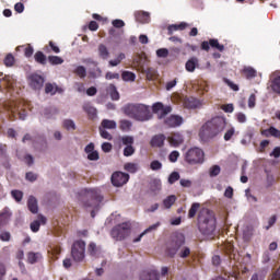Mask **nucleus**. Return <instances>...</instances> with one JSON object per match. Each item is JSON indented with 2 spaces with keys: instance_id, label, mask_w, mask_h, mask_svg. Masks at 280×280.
<instances>
[{
  "instance_id": "nucleus-1",
  "label": "nucleus",
  "mask_w": 280,
  "mask_h": 280,
  "mask_svg": "<svg viewBox=\"0 0 280 280\" xmlns=\"http://www.w3.org/2000/svg\"><path fill=\"white\" fill-rule=\"evenodd\" d=\"M226 128V118L217 116L211 120H208L200 129L199 137L202 141H209L213 137H218L220 132H224Z\"/></svg>"
},
{
  "instance_id": "nucleus-2",
  "label": "nucleus",
  "mask_w": 280,
  "mask_h": 280,
  "mask_svg": "<svg viewBox=\"0 0 280 280\" xmlns=\"http://www.w3.org/2000/svg\"><path fill=\"white\" fill-rule=\"evenodd\" d=\"M198 226L206 237H213L215 233V214L209 209L200 211L198 215Z\"/></svg>"
},
{
  "instance_id": "nucleus-3",
  "label": "nucleus",
  "mask_w": 280,
  "mask_h": 280,
  "mask_svg": "<svg viewBox=\"0 0 280 280\" xmlns=\"http://www.w3.org/2000/svg\"><path fill=\"white\" fill-rule=\"evenodd\" d=\"M85 197L88 198V201L84 202V207L85 209H90L91 217L95 218V211H100V207L102 205V200H104V197H102V194L97 188L85 189Z\"/></svg>"
},
{
  "instance_id": "nucleus-4",
  "label": "nucleus",
  "mask_w": 280,
  "mask_h": 280,
  "mask_svg": "<svg viewBox=\"0 0 280 280\" xmlns=\"http://www.w3.org/2000/svg\"><path fill=\"white\" fill-rule=\"evenodd\" d=\"M184 246H185V234L183 233L173 234L165 245L166 257L174 259V257H176L177 253Z\"/></svg>"
},
{
  "instance_id": "nucleus-5",
  "label": "nucleus",
  "mask_w": 280,
  "mask_h": 280,
  "mask_svg": "<svg viewBox=\"0 0 280 280\" xmlns=\"http://www.w3.org/2000/svg\"><path fill=\"white\" fill-rule=\"evenodd\" d=\"M131 229L132 225L130 224V222L120 223L113 228L110 236L113 237V240H116V242H121L130 235Z\"/></svg>"
},
{
  "instance_id": "nucleus-6",
  "label": "nucleus",
  "mask_w": 280,
  "mask_h": 280,
  "mask_svg": "<svg viewBox=\"0 0 280 280\" xmlns=\"http://www.w3.org/2000/svg\"><path fill=\"white\" fill-rule=\"evenodd\" d=\"M185 161L189 165H198L205 163V151L202 149L195 147L189 149L185 154Z\"/></svg>"
},
{
  "instance_id": "nucleus-7",
  "label": "nucleus",
  "mask_w": 280,
  "mask_h": 280,
  "mask_svg": "<svg viewBox=\"0 0 280 280\" xmlns=\"http://www.w3.org/2000/svg\"><path fill=\"white\" fill-rule=\"evenodd\" d=\"M86 250V243L83 241H77L71 248V256L74 261H82L84 259V253Z\"/></svg>"
},
{
  "instance_id": "nucleus-8",
  "label": "nucleus",
  "mask_w": 280,
  "mask_h": 280,
  "mask_svg": "<svg viewBox=\"0 0 280 280\" xmlns=\"http://www.w3.org/2000/svg\"><path fill=\"white\" fill-rule=\"evenodd\" d=\"M45 85V78L38 73H33L28 77V86L33 89V91H40Z\"/></svg>"
},
{
  "instance_id": "nucleus-9",
  "label": "nucleus",
  "mask_w": 280,
  "mask_h": 280,
  "mask_svg": "<svg viewBox=\"0 0 280 280\" xmlns=\"http://www.w3.org/2000/svg\"><path fill=\"white\" fill-rule=\"evenodd\" d=\"M152 110L158 114V119H165L172 113V106H165L163 103H154Z\"/></svg>"
},
{
  "instance_id": "nucleus-10",
  "label": "nucleus",
  "mask_w": 280,
  "mask_h": 280,
  "mask_svg": "<svg viewBox=\"0 0 280 280\" xmlns=\"http://www.w3.org/2000/svg\"><path fill=\"white\" fill-rule=\"evenodd\" d=\"M129 178L130 176L128 174L116 172L112 175V185H114V187H122V185L128 183Z\"/></svg>"
},
{
  "instance_id": "nucleus-11",
  "label": "nucleus",
  "mask_w": 280,
  "mask_h": 280,
  "mask_svg": "<svg viewBox=\"0 0 280 280\" xmlns=\"http://www.w3.org/2000/svg\"><path fill=\"white\" fill-rule=\"evenodd\" d=\"M121 110L127 117L137 119L140 110H141V107L139 105H135V104H127L121 108Z\"/></svg>"
},
{
  "instance_id": "nucleus-12",
  "label": "nucleus",
  "mask_w": 280,
  "mask_h": 280,
  "mask_svg": "<svg viewBox=\"0 0 280 280\" xmlns=\"http://www.w3.org/2000/svg\"><path fill=\"white\" fill-rule=\"evenodd\" d=\"M183 117L178 115H171L164 119V124L167 126V128H178L179 126H183Z\"/></svg>"
},
{
  "instance_id": "nucleus-13",
  "label": "nucleus",
  "mask_w": 280,
  "mask_h": 280,
  "mask_svg": "<svg viewBox=\"0 0 280 280\" xmlns=\"http://www.w3.org/2000/svg\"><path fill=\"white\" fill-rule=\"evenodd\" d=\"M166 139L167 137L163 133L153 136L150 141L151 148H163Z\"/></svg>"
},
{
  "instance_id": "nucleus-14",
  "label": "nucleus",
  "mask_w": 280,
  "mask_h": 280,
  "mask_svg": "<svg viewBox=\"0 0 280 280\" xmlns=\"http://www.w3.org/2000/svg\"><path fill=\"white\" fill-rule=\"evenodd\" d=\"M270 86H271V91L273 93H277V95H280V74L279 72H273L270 75Z\"/></svg>"
},
{
  "instance_id": "nucleus-15",
  "label": "nucleus",
  "mask_w": 280,
  "mask_h": 280,
  "mask_svg": "<svg viewBox=\"0 0 280 280\" xmlns=\"http://www.w3.org/2000/svg\"><path fill=\"white\" fill-rule=\"evenodd\" d=\"M149 189L153 196H158V194L161 192V189H163V184L161 183L160 178H153L149 183Z\"/></svg>"
},
{
  "instance_id": "nucleus-16",
  "label": "nucleus",
  "mask_w": 280,
  "mask_h": 280,
  "mask_svg": "<svg viewBox=\"0 0 280 280\" xmlns=\"http://www.w3.org/2000/svg\"><path fill=\"white\" fill-rule=\"evenodd\" d=\"M167 141L172 148H178V145L183 144L184 138L179 132H175L167 137Z\"/></svg>"
},
{
  "instance_id": "nucleus-17",
  "label": "nucleus",
  "mask_w": 280,
  "mask_h": 280,
  "mask_svg": "<svg viewBox=\"0 0 280 280\" xmlns=\"http://www.w3.org/2000/svg\"><path fill=\"white\" fill-rule=\"evenodd\" d=\"M85 153L88 154L89 161H100V153L95 151V144H88L85 147Z\"/></svg>"
},
{
  "instance_id": "nucleus-18",
  "label": "nucleus",
  "mask_w": 280,
  "mask_h": 280,
  "mask_svg": "<svg viewBox=\"0 0 280 280\" xmlns=\"http://www.w3.org/2000/svg\"><path fill=\"white\" fill-rule=\"evenodd\" d=\"M152 118V107L141 105V121H150Z\"/></svg>"
},
{
  "instance_id": "nucleus-19",
  "label": "nucleus",
  "mask_w": 280,
  "mask_h": 280,
  "mask_svg": "<svg viewBox=\"0 0 280 280\" xmlns=\"http://www.w3.org/2000/svg\"><path fill=\"white\" fill-rule=\"evenodd\" d=\"M142 280H159V272L154 269L142 271Z\"/></svg>"
},
{
  "instance_id": "nucleus-20",
  "label": "nucleus",
  "mask_w": 280,
  "mask_h": 280,
  "mask_svg": "<svg viewBox=\"0 0 280 280\" xmlns=\"http://www.w3.org/2000/svg\"><path fill=\"white\" fill-rule=\"evenodd\" d=\"M97 51L101 60H108V58H110V51L108 50V47H106V45H98Z\"/></svg>"
},
{
  "instance_id": "nucleus-21",
  "label": "nucleus",
  "mask_w": 280,
  "mask_h": 280,
  "mask_svg": "<svg viewBox=\"0 0 280 280\" xmlns=\"http://www.w3.org/2000/svg\"><path fill=\"white\" fill-rule=\"evenodd\" d=\"M46 222H47V218H45L44 215H39L38 220L33 221L31 223V230L33 231V233H38L40 229V224H45Z\"/></svg>"
},
{
  "instance_id": "nucleus-22",
  "label": "nucleus",
  "mask_w": 280,
  "mask_h": 280,
  "mask_svg": "<svg viewBox=\"0 0 280 280\" xmlns=\"http://www.w3.org/2000/svg\"><path fill=\"white\" fill-rule=\"evenodd\" d=\"M243 74L247 80H253V78H257V70L250 66H246L243 68Z\"/></svg>"
},
{
  "instance_id": "nucleus-23",
  "label": "nucleus",
  "mask_w": 280,
  "mask_h": 280,
  "mask_svg": "<svg viewBox=\"0 0 280 280\" xmlns=\"http://www.w3.org/2000/svg\"><path fill=\"white\" fill-rule=\"evenodd\" d=\"M176 200H177L176 196L171 195L163 199L162 205L164 209H172V207H174V205L176 203Z\"/></svg>"
},
{
  "instance_id": "nucleus-24",
  "label": "nucleus",
  "mask_w": 280,
  "mask_h": 280,
  "mask_svg": "<svg viewBox=\"0 0 280 280\" xmlns=\"http://www.w3.org/2000/svg\"><path fill=\"white\" fill-rule=\"evenodd\" d=\"M196 67H198V58L192 57L186 62V71L189 73H194L196 71Z\"/></svg>"
},
{
  "instance_id": "nucleus-25",
  "label": "nucleus",
  "mask_w": 280,
  "mask_h": 280,
  "mask_svg": "<svg viewBox=\"0 0 280 280\" xmlns=\"http://www.w3.org/2000/svg\"><path fill=\"white\" fill-rule=\"evenodd\" d=\"M83 109L85 110V113H88L89 117H91V119H95V117H97V109L95 107H93L91 105V103H85L83 105Z\"/></svg>"
},
{
  "instance_id": "nucleus-26",
  "label": "nucleus",
  "mask_w": 280,
  "mask_h": 280,
  "mask_svg": "<svg viewBox=\"0 0 280 280\" xmlns=\"http://www.w3.org/2000/svg\"><path fill=\"white\" fill-rule=\"evenodd\" d=\"M101 128L105 130H115L117 128V122L115 120L103 119L101 122Z\"/></svg>"
},
{
  "instance_id": "nucleus-27",
  "label": "nucleus",
  "mask_w": 280,
  "mask_h": 280,
  "mask_svg": "<svg viewBox=\"0 0 280 280\" xmlns=\"http://www.w3.org/2000/svg\"><path fill=\"white\" fill-rule=\"evenodd\" d=\"M185 27H187V23H185V22H182L180 24L168 25V27H167L168 35L172 36V34H174V32H178V30L183 31V30H185Z\"/></svg>"
},
{
  "instance_id": "nucleus-28",
  "label": "nucleus",
  "mask_w": 280,
  "mask_h": 280,
  "mask_svg": "<svg viewBox=\"0 0 280 280\" xmlns=\"http://www.w3.org/2000/svg\"><path fill=\"white\" fill-rule=\"evenodd\" d=\"M31 213H38V201L31 196L27 201Z\"/></svg>"
},
{
  "instance_id": "nucleus-29",
  "label": "nucleus",
  "mask_w": 280,
  "mask_h": 280,
  "mask_svg": "<svg viewBox=\"0 0 280 280\" xmlns=\"http://www.w3.org/2000/svg\"><path fill=\"white\" fill-rule=\"evenodd\" d=\"M39 259H43V255H40V253L30 252L27 254V262L28 264H38Z\"/></svg>"
},
{
  "instance_id": "nucleus-30",
  "label": "nucleus",
  "mask_w": 280,
  "mask_h": 280,
  "mask_svg": "<svg viewBox=\"0 0 280 280\" xmlns=\"http://www.w3.org/2000/svg\"><path fill=\"white\" fill-rule=\"evenodd\" d=\"M107 93H109L112 100L117 102L119 100V92H117V88L114 84H109L107 86Z\"/></svg>"
},
{
  "instance_id": "nucleus-31",
  "label": "nucleus",
  "mask_w": 280,
  "mask_h": 280,
  "mask_svg": "<svg viewBox=\"0 0 280 280\" xmlns=\"http://www.w3.org/2000/svg\"><path fill=\"white\" fill-rule=\"evenodd\" d=\"M11 215L12 214L8 210H4L3 212L0 213V229L1 226H5V224L10 222Z\"/></svg>"
},
{
  "instance_id": "nucleus-32",
  "label": "nucleus",
  "mask_w": 280,
  "mask_h": 280,
  "mask_svg": "<svg viewBox=\"0 0 280 280\" xmlns=\"http://www.w3.org/2000/svg\"><path fill=\"white\" fill-rule=\"evenodd\" d=\"M253 237V225H245L243 228V240L248 242Z\"/></svg>"
},
{
  "instance_id": "nucleus-33",
  "label": "nucleus",
  "mask_w": 280,
  "mask_h": 280,
  "mask_svg": "<svg viewBox=\"0 0 280 280\" xmlns=\"http://www.w3.org/2000/svg\"><path fill=\"white\" fill-rule=\"evenodd\" d=\"M45 93L47 95H56V93H58V85L52 83H46Z\"/></svg>"
},
{
  "instance_id": "nucleus-34",
  "label": "nucleus",
  "mask_w": 280,
  "mask_h": 280,
  "mask_svg": "<svg viewBox=\"0 0 280 280\" xmlns=\"http://www.w3.org/2000/svg\"><path fill=\"white\" fill-rule=\"evenodd\" d=\"M121 78L124 82H135L137 80V75L130 71H122Z\"/></svg>"
},
{
  "instance_id": "nucleus-35",
  "label": "nucleus",
  "mask_w": 280,
  "mask_h": 280,
  "mask_svg": "<svg viewBox=\"0 0 280 280\" xmlns=\"http://www.w3.org/2000/svg\"><path fill=\"white\" fill-rule=\"evenodd\" d=\"M189 255H191V249L185 245L178 250V257H180V259H187Z\"/></svg>"
},
{
  "instance_id": "nucleus-36",
  "label": "nucleus",
  "mask_w": 280,
  "mask_h": 280,
  "mask_svg": "<svg viewBox=\"0 0 280 280\" xmlns=\"http://www.w3.org/2000/svg\"><path fill=\"white\" fill-rule=\"evenodd\" d=\"M10 110L13 115L18 112V115L22 121H25V119H27V112L14 108L12 106L10 107Z\"/></svg>"
},
{
  "instance_id": "nucleus-37",
  "label": "nucleus",
  "mask_w": 280,
  "mask_h": 280,
  "mask_svg": "<svg viewBox=\"0 0 280 280\" xmlns=\"http://www.w3.org/2000/svg\"><path fill=\"white\" fill-rule=\"evenodd\" d=\"M126 59V55L124 52L119 54L116 59L109 60V67H117L121 63V60Z\"/></svg>"
},
{
  "instance_id": "nucleus-38",
  "label": "nucleus",
  "mask_w": 280,
  "mask_h": 280,
  "mask_svg": "<svg viewBox=\"0 0 280 280\" xmlns=\"http://www.w3.org/2000/svg\"><path fill=\"white\" fill-rule=\"evenodd\" d=\"M198 209H200V203L194 202L188 211V218H196V213H198Z\"/></svg>"
},
{
  "instance_id": "nucleus-39",
  "label": "nucleus",
  "mask_w": 280,
  "mask_h": 280,
  "mask_svg": "<svg viewBox=\"0 0 280 280\" xmlns=\"http://www.w3.org/2000/svg\"><path fill=\"white\" fill-rule=\"evenodd\" d=\"M160 226L161 222H156L155 224L150 225L141 233V237H143V235H148V233H154V231H156V229H159Z\"/></svg>"
},
{
  "instance_id": "nucleus-40",
  "label": "nucleus",
  "mask_w": 280,
  "mask_h": 280,
  "mask_svg": "<svg viewBox=\"0 0 280 280\" xmlns=\"http://www.w3.org/2000/svg\"><path fill=\"white\" fill-rule=\"evenodd\" d=\"M210 47H212L213 49H218V51H224V45L220 44V42H218V39H210Z\"/></svg>"
},
{
  "instance_id": "nucleus-41",
  "label": "nucleus",
  "mask_w": 280,
  "mask_h": 280,
  "mask_svg": "<svg viewBox=\"0 0 280 280\" xmlns=\"http://www.w3.org/2000/svg\"><path fill=\"white\" fill-rule=\"evenodd\" d=\"M73 72L75 75H79V78H86V68L83 66H77Z\"/></svg>"
},
{
  "instance_id": "nucleus-42",
  "label": "nucleus",
  "mask_w": 280,
  "mask_h": 280,
  "mask_svg": "<svg viewBox=\"0 0 280 280\" xmlns=\"http://www.w3.org/2000/svg\"><path fill=\"white\" fill-rule=\"evenodd\" d=\"M220 172H221L220 165H213L209 170V176L211 178H215V176H220Z\"/></svg>"
},
{
  "instance_id": "nucleus-43",
  "label": "nucleus",
  "mask_w": 280,
  "mask_h": 280,
  "mask_svg": "<svg viewBox=\"0 0 280 280\" xmlns=\"http://www.w3.org/2000/svg\"><path fill=\"white\" fill-rule=\"evenodd\" d=\"M265 135H270V137H276V139H279L280 130L275 127H270L269 129L265 130Z\"/></svg>"
},
{
  "instance_id": "nucleus-44",
  "label": "nucleus",
  "mask_w": 280,
  "mask_h": 280,
  "mask_svg": "<svg viewBox=\"0 0 280 280\" xmlns=\"http://www.w3.org/2000/svg\"><path fill=\"white\" fill-rule=\"evenodd\" d=\"M130 128H132V122H130V120H127V119L120 120V130L128 132Z\"/></svg>"
},
{
  "instance_id": "nucleus-45",
  "label": "nucleus",
  "mask_w": 280,
  "mask_h": 280,
  "mask_svg": "<svg viewBox=\"0 0 280 280\" xmlns=\"http://www.w3.org/2000/svg\"><path fill=\"white\" fill-rule=\"evenodd\" d=\"M48 62H50V65H62V62H65V59L58 56H49Z\"/></svg>"
},
{
  "instance_id": "nucleus-46",
  "label": "nucleus",
  "mask_w": 280,
  "mask_h": 280,
  "mask_svg": "<svg viewBox=\"0 0 280 280\" xmlns=\"http://www.w3.org/2000/svg\"><path fill=\"white\" fill-rule=\"evenodd\" d=\"M35 60L36 62H39V65H45V62H47V57L42 51H37L35 54Z\"/></svg>"
},
{
  "instance_id": "nucleus-47",
  "label": "nucleus",
  "mask_w": 280,
  "mask_h": 280,
  "mask_svg": "<svg viewBox=\"0 0 280 280\" xmlns=\"http://www.w3.org/2000/svg\"><path fill=\"white\" fill-rule=\"evenodd\" d=\"M150 167L152 172H159V170L163 168V163H161L159 160H154L151 162Z\"/></svg>"
},
{
  "instance_id": "nucleus-48",
  "label": "nucleus",
  "mask_w": 280,
  "mask_h": 280,
  "mask_svg": "<svg viewBox=\"0 0 280 280\" xmlns=\"http://www.w3.org/2000/svg\"><path fill=\"white\" fill-rule=\"evenodd\" d=\"M176 180H180V174L178 172H173L168 176V184L174 185Z\"/></svg>"
},
{
  "instance_id": "nucleus-49",
  "label": "nucleus",
  "mask_w": 280,
  "mask_h": 280,
  "mask_svg": "<svg viewBox=\"0 0 280 280\" xmlns=\"http://www.w3.org/2000/svg\"><path fill=\"white\" fill-rule=\"evenodd\" d=\"M63 128L66 130H75V122L72 119L63 120Z\"/></svg>"
},
{
  "instance_id": "nucleus-50",
  "label": "nucleus",
  "mask_w": 280,
  "mask_h": 280,
  "mask_svg": "<svg viewBox=\"0 0 280 280\" xmlns=\"http://www.w3.org/2000/svg\"><path fill=\"white\" fill-rule=\"evenodd\" d=\"M125 170H127V172H130L131 174H135V172L139 170V165L135 163H127L125 164Z\"/></svg>"
},
{
  "instance_id": "nucleus-51",
  "label": "nucleus",
  "mask_w": 280,
  "mask_h": 280,
  "mask_svg": "<svg viewBox=\"0 0 280 280\" xmlns=\"http://www.w3.org/2000/svg\"><path fill=\"white\" fill-rule=\"evenodd\" d=\"M11 196L16 200V202H21V200H23V191L21 190H12Z\"/></svg>"
},
{
  "instance_id": "nucleus-52",
  "label": "nucleus",
  "mask_w": 280,
  "mask_h": 280,
  "mask_svg": "<svg viewBox=\"0 0 280 280\" xmlns=\"http://www.w3.org/2000/svg\"><path fill=\"white\" fill-rule=\"evenodd\" d=\"M145 75H147V80H154V78H156V70L154 68H149L147 71H145Z\"/></svg>"
},
{
  "instance_id": "nucleus-53",
  "label": "nucleus",
  "mask_w": 280,
  "mask_h": 280,
  "mask_svg": "<svg viewBox=\"0 0 280 280\" xmlns=\"http://www.w3.org/2000/svg\"><path fill=\"white\" fill-rule=\"evenodd\" d=\"M158 58H167L170 56V50L167 48H160L156 50Z\"/></svg>"
},
{
  "instance_id": "nucleus-54",
  "label": "nucleus",
  "mask_w": 280,
  "mask_h": 280,
  "mask_svg": "<svg viewBox=\"0 0 280 280\" xmlns=\"http://www.w3.org/2000/svg\"><path fill=\"white\" fill-rule=\"evenodd\" d=\"M5 67H13L14 66V56L12 54H8L4 58Z\"/></svg>"
},
{
  "instance_id": "nucleus-55",
  "label": "nucleus",
  "mask_w": 280,
  "mask_h": 280,
  "mask_svg": "<svg viewBox=\"0 0 280 280\" xmlns=\"http://www.w3.org/2000/svg\"><path fill=\"white\" fill-rule=\"evenodd\" d=\"M100 135L103 139H107V141L113 140V136L106 131V129H104L103 127H100Z\"/></svg>"
},
{
  "instance_id": "nucleus-56",
  "label": "nucleus",
  "mask_w": 280,
  "mask_h": 280,
  "mask_svg": "<svg viewBox=\"0 0 280 280\" xmlns=\"http://www.w3.org/2000/svg\"><path fill=\"white\" fill-rule=\"evenodd\" d=\"M25 178L30 183H34V182H36L38 179V175L36 173H34V172H28V173H26Z\"/></svg>"
},
{
  "instance_id": "nucleus-57",
  "label": "nucleus",
  "mask_w": 280,
  "mask_h": 280,
  "mask_svg": "<svg viewBox=\"0 0 280 280\" xmlns=\"http://www.w3.org/2000/svg\"><path fill=\"white\" fill-rule=\"evenodd\" d=\"M178 156H180L178 151H172L168 155V160L171 163H176V161H178Z\"/></svg>"
},
{
  "instance_id": "nucleus-58",
  "label": "nucleus",
  "mask_w": 280,
  "mask_h": 280,
  "mask_svg": "<svg viewBox=\"0 0 280 280\" xmlns=\"http://www.w3.org/2000/svg\"><path fill=\"white\" fill-rule=\"evenodd\" d=\"M150 12L141 11V23L142 25L145 23H150Z\"/></svg>"
},
{
  "instance_id": "nucleus-59",
  "label": "nucleus",
  "mask_w": 280,
  "mask_h": 280,
  "mask_svg": "<svg viewBox=\"0 0 280 280\" xmlns=\"http://www.w3.org/2000/svg\"><path fill=\"white\" fill-rule=\"evenodd\" d=\"M132 154H135V148H132V145H127L124 149V156H132Z\"/></svg>"
},
{
  "instance_id": "nucleus-60",
  "label": "nucleus",
  "mask_w": 280,
  "mask_h": 280,
  "mask_svg": "<svg viewBox=\"0 0 280 280\" xmlns=\"http://www.w3.org/2000/svg\"><path fill=\"white\" fill-rule=\"evenodd\" d=\"M233 135H235V128L229 129L224 135V141H231Z\"/></svg>"
},
{
  "instance_id": "nucleus-61",
  "label": "nucleus",
  "mask_w": 280,
  "mask_h": 280,
  "mask_svg": "<svg viewBox=\"0 0 280 280\" xmlns=\"http://www.w3.org/2000/svg\"><path fill=\"white\" fill-rule=\"evenodd\" d=\"M257 102V97L255 94H250L248 97V108H255V104Z\"/></svg>"
},
{
  "instance_id": "nucleus-62",
  "label": "nucleus",
  "mask_w": 280,
  "mask_h": 280,
  "mask_svg": "<svg viewBox=\"0 0 280 280\" xmlns=\"http://www.w3.org/2000/svg\"><path fill=\"white\" fill-rule=\"evenodd\" d=\"M23 161L26 165H34V156L32 154H25Z\"/></svg>"
},
{
  "instance_id": "nucleus-63",
  "label": "nucleus",
  "mask_w": 280,
  "mask_h": 280,
  "mask_svg": "<svg viewBox=\"0 0 280 280\" xmlns=\"http://www.w3.org/2000/svg\"><path fill=\"white\" fill-rule=\"evenodd\" d=\"M236 119H237L238 124H246V121H247L246 114H244V113L236 114Z\"/></svg>"
},
{
  "instance_id": "nucleus-64",
  "label": "nucleus",
  "mask_w": 280,
  "mask_h": 280,
  "mask_svg": "<svg viewBox=\"0 0 280 280\" xmlns=\"http://www.w3.org/2000/svg\"><path fill=\"white\" fill-rule=\"evenodd\" d=\"M271 280H280V267L272 273Z\"/></svg>"
}]
</instances>
